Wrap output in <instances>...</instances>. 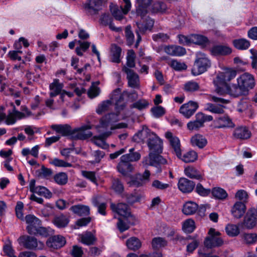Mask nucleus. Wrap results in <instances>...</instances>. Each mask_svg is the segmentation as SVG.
Segmentation results:
<instances>
[{
    "instance_id": "2eb2a0df",
    "label": "nucleus",
    "mask_w": 257,
    "mask_h": 257,
    "mask_svg": "<svg viewBox=\"0 0 257 257\" xmlns=\"http://www.w3.org/2000/svg\"><path fill=\"white\" fill-rule=\"evenodd\" d=\"M198 107V105L196 102L190 101L183 104L180 107L179 111L185 117L189 118L195 113Z\"/></svg>"
},
{
    "instance_id": "f8f14e48",
    "label": "nucleus",
    "mask_w": 257,
    "mask_h": 257,
    "mask_svg": "<svg viewBox=\"0 0 257 257\" xmlns=\"http://www.w3.org/2000/svg\"><path fill=\"white\" fill-rule=\"evenodd\" d=\"M91 128L90 125H84L81 127L76 128L71 133L72 137L75 139L77 140H85L90 137L92 135L91 132L88 131L86 133L85 131Z\"/></svg>"
},
{
    "instance_id": "dca6fc26",
    "label": "nucleus",
    "mask_w": 257,
    "mask_h": 257,
    "mask_svg": "<svg viewBox=\"0 0 257 257\" xmlns=\"http://www.w3.org/2000/svg\"><path fill=\"white\" fill-rule=\"evenodd\" d=\"M215 128H232L235 126L232 119L227 115H224L216 118L214 120Z\"/></svg>"
},
{
    "instance_id": "ea45409f",
    "label": "nucleus",
    "mask_w": 257,
    "mask_h": 257,
    "mask_svg": "<svg viewBox=\"0 0 257 257\" xmlns=\"http://www.w3.org/2000/svg\"><path fill=\"white\" fill-rule=\"evenodd\" d=\"M81 242L86 245H91L96 240V237L90 232H86L80 235Z\"/></svg>"
},
{
    "instance_id": "c85d7f7f",
    "label": "nucleus",
    "mask_w": 257,
    "mask_h": 257,
    "mask_svg": "<svg viewBox=\"0 0 257 257\" xmlns=\"http://www.w3.org/2000/svg\"><path fill=\"white\" fill-rule=\"evenodd\" d=\"M250 132L245 126L237 127L234 131L233 136L238 139L245 140L250 138Z\"/></svg>"
},
{
    "instance_id": "4d7b16f0",
    "label": "nucleus",
    "mask_w": 257,
    "mask_h": 257,
    "mask_svg": "<svg viewBox=\"0 0 257 257\" xmlns=\"http://www.w3.org/2000/svg\"><path fill=\"white\" fill-rule=\"evenodd\" d=\"M182 228L185 232H192L195 228V222L190 219L185 220L183 224Z\"/></svg>"
},
{
    "instance_id": "603ef678",
    "label": "nucleus",
    "mask_w": 257,
    "mask_h": 257,
    "mask_svg": "<svg viewBox=\"0 0 257 257\" xmlns=\"http://www.w3.org/2000/svg\"><path fill=\"white\" fill-rule=\"evenodd\" d=\"M54 179L57 184L63 185L67 183L68 181V176L66 173L60 172L54 176Z\"/></svg>"
},
{
    "instance_id": "f03ea898",
    "label": "nucleus",
    "mask_w": 257,
    "mask_h": 257,
    "mask_svg": "<svg viewBox=\"0 0 257 257\" xmlns=\"http://www.w3.org/2000/svg\"><path fill=\"white\" fill-rule=\"evenodd\" d=\"M112 103H114L115 109L117 111L123 110L125 107V103L123 102V98L121 95L120 88H117L112 91L110 94V100L104 101L98 105L96 109L97 113L102 114L104 112L108 109Z\"/></svg>"
},
{
    "instance_id": "8fccbe9b",
    "label": "nucleus",
    "mask_w": 257,
    "mask_h": 257,
    "mask_svg": "<svg viewBox=\"0 0 257 257\" xmlns=\"http://www.w3.org/2000/svg\"><path fill=\"white\" fill-rule=\"evenodd\" d=\"M111 188L117 193H121L124 187L123 184L118 178H112L111 180Z\"/></svg>"
},
{
    "instance_id": "0eeeda50",
    "label": "nucleus",
    "mask_w": 257,
    "mask_h": 257,
    "mask_svg": "<svg viewBox=\"0 0 257 257\" xmlns=\"http://www.w3.org/2000/svg\"><path fill=\"white\" fill-rule=\"evenodd\" d=\"M237 83L241 85L246 92L249 89H252L254 86V79L251 74L244 73L241 75L237 79Z\"/></svg>"
},
{
    "instance_id": "6ab92c4d",
    "label": "nucleus",
    "mask_w": 257,
    "mask_h": 257,
    "mask_svg": "<svg viewBox=\"0 0 257 257\" xmlns=\"http://www.w3.org/2000/svg\"><path fill=\"white\" fill-rule=\"evenodd\" d=\"M83 7L86 13L91 16L97 14L101 9V7L95 0H87L83 4Z\"/></svg>"
},
{
    "instance_id": "bf43d9fd",
    "label": "nucleus",
    "mask_w": 257,
    "mask_h": 257,
    "mask_svg": "<svg viewBox=\"0 0 257 257\" xmlns=\"http://www.w3.org/2000/svg\"><path fill=\"white\" fill-rule=\"evenodd\" d=\"M148 7L140 4H136L135 12L136 17H140L141 19H143L148 13Z\"/></svg>"
},
{
    "instance_id": "4c0bfd02",
    "label": "nucleus",
    "mask_w": 257,
    "mask_h": 257,
    "mask_svg": "<svg viewBox=\"0 0 257 257\" xmlns=\"http://www.w3.org/2000/svg\"><path fill=\"white\" fill-rule=\"evenodd\" d=\"M191 144L194 146H197L199 148H204L207 144V140L201 135H196L192 137Z\"/></svg>"
},
{
    "instance_id": "a878e982",
    "label": "nucleus",
    "mask_w": 257,
    "mask_h": 257,
    "mask_svg": "<svg viewBox=\"0 0 257 257\" xmlns=\"http://www.w3.org/2000/svg\"><path fill=\"white\" fill-rule=\"evenodd\" d=\"M111 134L110 132H105L98 137L94 136L92 139V142L97 146L106 149L108 148V145L106 143L105 140Z\"/></svg>"
},
{
    "instance_id": "774afa93",
    "label": "nucleus",
    "mask_w": 257,
    "mask_h": 257,
    "mask_svg": "<svg viewBox=\"0 0 257 257\" xmlns=\"http://www.w3.org/2000/svg\"><path fill=\"white\" fill-rule=\"evenodd\" d=\"M70 253L73 257H82L83 254V251L81 247L78 245H73Z\"/></svg>"
},
{
    "instance_id": "20e7f679",
    "label": "nucleus",
    "mask_w": 257,
    "mask_h": 257,
    "mask_svg": "<svg viewBox=\"0 0 257 257\" xmlns=\"http://www.w3.org/2000/svg\"><path fill=\"white\" fill-rule=\"evenodd\" d=\"M19 243L23 245L25 248L29 249L36 250L42 249L44 247L43 242L38 241L37 239L29 235L21 236L18 239Z\"/></svg>"
},
{
    "instance_id": "de8ad7c7",
    "label": "nucleus",
    "mask_w": 257,
    "mask_h": 257,
    "mask_svg": "<svg viewBox=\"0 0 257 257\" xmlns=\"http://www.w3.org/2000/svg\"><path fill=\"white\" fill-rule=\"evenodd\" d=\"M191 43L202 45L206 44L208 42V39L202 35L193 34L191 35Z\"/></svg>"
},
{
    "instance_id": "37998d69",
    "label": "nucleus",
    "mask_w": 257,
    "mask_h": 257,
    "mask_svg": "<svg viewBox=\"0 0 257 257\" xmlns=\"http://www.w3.org/2000/svg\"><path fill=\"white\" fill-rule=\"evenodd\" d=\"M234 46L238 50H246L250 46V42L244 38L238 39L233 40Z\"/></svg>"
},
{
    "instance_id": "7c9ffc66",
    "label": "nucleus",
    "mask_w": 257,
    "mask_h": 257,
    "mask_svg": "<svg viewBox=\"0 0 257 257\" xmlns=\"http://www.w3.org/2000/svg\"><path fill=\"white\" fill-rule=\"evenodd\" d=\"M134 149L132 148L129 150V153L122 155L120 157L121 160L128 162H136L141 158V154L137 152H134Z\"/></svg>"
},
{
    "instance_id": "423d86ee",
    "label": "nucleus",
    "mask_w": 257,
    "mask_h": 257,
    "mask_svg": "<svg viewBox=\"0 0 257 257\" xmlns=\"http://www.w3.org/2000/svg\"><path fill=\"white\" fill-rule=\"evenodd\" d=\"M208 234L210 236L206 237L204 241V245L207 248H212L221 246L223 243L222 239L219 237L220 233L216 231L214 228H210Z\"/></svg>"
},
{
    "instance_id": "6e6552de",
    "label": "nucleus",
    "mask_w": 257,
    "mask_h": 257,
    "mask_svg": "<svg viewBox=\"0 0 257 257\" xmlns=\"http://www.w3.org/2000/svg\"><path fill=\"white\" fill-rule=\"evenodd\" d=\"M254 208L248 209L242 223V227L248 229L254 228L257 224V215L254 213Z\"/></svg>"
},
{
    "instance_id": "58836bf2",
    "label": "nucleus",
    "mask_w": 257,
    "mask_h": 257,
    "mask_svg": "<svg viewBox=\"0 0 257 257\" xmlns=\"http://www.w3.org/2000/svg\"><path fill=\"white\" fill-rule=\"evenodd\" d=\"M51 128L63 136L71 135L72 133L70 126L68 124H54L51 126Z\"/></svg>"
},
{
    "instance_id": "864d4df0",
    "label": "nucleus",
    "mask_w": 257,
    "mask_h": 257,
    "mask_svg": "<svg viewBox=\"0 0 257 257\" xmlns=\"http://www.w3.org/2000/svg\"><path fill=\"white\" fill-rule=\"evenodd\" d=\"M27 78V84L31 85L34 82L39 81L40 79V75L39 74L32 73L29 71H27L25 76Z\"/></svg>"
},
{
    "instance_id": "49530a36",
    "label": "nucleus",
    "mask_w": 257,
    "mask_h": 257,
    "mask_svg": "<svg viewBox=\"0 0 257 257\" xmlns=\"http://www.w3.org/2000/svg\"><path fill=\"white\" fill-rule=\"evenodd\" d=\"M200 89L199 84L194 81H189L184 85V89L188 92H193Z\"/></svg>"
},
{
    "instance_id": "f257e3e1",
    "label": "nucleus",
    "mask_w": 257,
    "mask_h": 257,
    "mask_svg": "<svg viewBox=\"0 0 257 257\" xmlns=\"http://www.w3.org/2000/svg\"><path fill=\"white\" fill-rule=\"evenodd\" d=\"M133 139L134 142L138 143L146 142L150 153H162L163 148L162 140L147 127H144L141 131L134 135Z\"/></svg>"
},
{
    "instance_id": "5701e85b",
    "label": "nucleus",
    "mask_w": 257,
    "mask_h": 257,
    "mask_svg": "<svg viewBox=\"0 0 257 257\" xmlns=\"http://www.w3.org/2000/svg\"><path fill=\"white\" fill-rule=\"evenodd\" d=\"M246 210L245 205L242 202H236L232 206L231 212L232 215L236 218H241Z\"/></svg>"
},
{
    "instance_id": "2f4dec72",
    "label": "nucleus",
    "mask_w": 257,
    "mask_h": 257,
    "mask_svg": "<svg viewBox=\"0 0 257 257\" xmlns=\"http://www.w3.org/2000/svg\"><path fill=\"white\" fill-rule=\"evenodd\" d=\"M198 208V205L194 202L188 201L183 205L182 212L187 215H190L194 214Z\"/></svg>"
},
{
    "instance_id": "1a4fd4ad",
    "label": "nucleus",
    "mask_w": 257,
    "mask_h": 257,
    "mask_svg": "<svg viewBox=\"0 0 257 257\" xmlns=\"http://www.w3.org/2000/svg\"><path fill=\"white\" fill-rule=\"evenodd\" d=\"M150 176V171L146 170L143 174L139 173L132 177L128 184L132 186H142L149 181Z\"/></svg>"
},
{
    "instance_id": "6e6d98bb",
    "label": "nucleus",
    "mask_w": 257,
    "mask_h": 257,
    "mask_svg": "<svg viewBox=\"0 0 257 257\" xmlns=\"http://www.w3.org/2000/svg\"><path fill=\"white\" fill-rule=\"evenodd\" d=\"M167 9L166 4L162 2H155L152 5V10L154 13H164Z\"/></svg>"
},
{
    "instance_id": "c9c22d12",
    "label": "nucleus",
    "mask_w": 257,
    "mask_h": 257,
    "mask_svg": "<svg viewBox=\"0 0 257 257\" xmlns=\"http://www.w3.org/2000/svg\"><path fill=\"white\" fill-rule=\"evenodd\" d=\"M224 106L222 104H215L207 103L205 105V109L215 114H222L224 113Z\"/></svg>"
},
{
    "instance_id": "7ed1b4c3",
    "label": "nucleus",
    "mask_w": 257,
    "mask_h": 257,
    "mask_svg": "<svg viewBox=\"0 0 257 257\" xmlns=\"http://www.w3.org/2000/svg\"><path fill=\"white\" fill-rule=\"evenodd\" d=\"M211 66V61L206 55L202 52H197L196 59L192 69L191 72L194 76L199 75L206 71Z\"/></svg>"
},
{
    "instance_id": "09e8293b",
    "label": "nucleus",
    "mask_w": 257,
    "mask_h": 257,
    "mask_svg": "<svg viewBox=\"0 0 257 257\" xmlns=\"http://www.w3.org/2000/svg\"><path fill=\"white\" fill-rule=\"evenodd\" d=\"M117 227L121 232L128 229L130 227V222L128 221V217H124L123 219L119 218Z\"/></svg>"
},
{
    "instance_id": "c756f323",
    "label": "nucleus",
    "mask_w": 257,
    "mask_h": 257,
    "mask_svg": "<svg viewBox=\"0 0 257 257\" xmlns=\"http://www.w3.org/2000/svg\"><path fill=\"white\" fill-rule=\"evenodd\" d=\"M50 92L49 93L51 97H54L61 93L63 88V85L59 83V80L55 79L49 85Z\"/></svg>"
},
{
    "instance_id": "412c9836",
    "label": "nucleus",
    "mask_w": 257,
    "mask_h": 257,
    "mask_svg": "<svg viewBox=\"0 0 257 257\" xmlns=\"http://www.w3.org/2000/svg\"><path fill=\"white\" fill-rule=\"evenodd\" d=\"M195 184L192 181L185 178L179 179L178 186L179 190L183 193H190L194 188Z\"/></svg>"
},
{
    "instance_id": "39448f33",
    "label": "nucleus",
    "mask_w": 257,
    "mask_h": 257,
    "mask_svg": "<svg viewBox=\"0 0 257 257\" xmlns=\"http://www.w3.org/2000/svg\"><path fill=\"white\" fill-rule=\"evenodd\" d=\"M161 153H149V156L143 159L142 164L144 166H155L158 169V172H160L161 169L159 168L160 165L165 164L167 161L162 156Z\"/></svg>"
},
{
    "instance_id": "3c124183",
    "label": "nucleus",
    "mask_w": 257,
    "mask_h": 257,
    "mask_svg": "<svg viewBox=\"0 0 257 257\" xmlns=\"http://www.w3.org/2000/svg\"><path fill=\"white\" fill-rule=\"evenodd\" d=\"M211 192L213 196L218 199L223 200L227 196L226 192L224 189L219 187L214 188Z\"/></svg>"
},
{
    "instance_id": "4468645a",
    "label": "nucleus",
    "mask_w": 257,
    "mask_h": 257,
    "mask_svg": "<svg viewBox=\"0 0 257 257\" xmlns=\"http://www.w3.org/2000/svg\"><path fill=\"white\" fill-rule=\"evenodd\" d=\"M166 138L169 140L173 152L178 158H181V150L179 139L174 136L172 133L168 132L165 134Z\"/></svg>"
},
{
    "instance_id": "f3484780",
    "label": "nucleus",
    "mask_w": 257,
    "mask_h": 257,
    "mask_svg": "<svg viewBox=\"0 0 257 257\" xmlns=\"http://www.w3.org/2000/svg\"><path fill=\"white\" fill-rule=\"evenodd\" d=\"M25 116V114L24 113L17 110L15 107L13 112L9 113L7 117L5 114H0V118L1 119L6 118L5 122L8 125L13 124L16 122L17 118L21 119Z\"/></svg>"
},
{
    "instance_id": "f704fd0d",
    "label": "nucleus",
    "mask_w": 257,
    "mask_h": 257,
    "mask_svg": "<svg viewBox=\"0 0 257 257\" xmlns=\"http://www.w3.org/2000/svg\"><path fill=\"white\" fill-rule=\"evenodd\" d=\"M154 24V21L148 18L146 19L145 23L144 24L141 22H136L138 29L141 34L144 33L147 30H151Z\"/></svg>"
},
{
    "instance_id": "393cba45",
    "label": "nucleus",
    "mask_w": 257,
    "mask_h": 257,
    "mask_svg": "<svg viewBox=\"0 0 257 257\" xmlns=\"http://www.w3.org/2000/svg\"><path fill=\"white\" fill-rule=\"evenodd\" d=\"M119 120L118 113H111L106 114L100 120V126L106 127L109 124L116 122Z\"/></svg>"
},
{
    "instance_id": "79ce46f5",
    "label": "nucleus",
    "mask_w": 257,
    "mask_h": 257,
    "mask_svg": "<svg viewBox=\"0 0 257 257\" xmlns=\"http://www.w3.org/2000/svg\"><path fill=\"white\" fill-rule=\"evenodd\" d=\"M79 45L75 48V52L79 56H83V52H85L89 48L90 43L87 41H76Z\"/></svg>"
},
{
    "instance_id": "680f3d73",
    "label": "nucleus",
    "mask_w": 257,
    "mask_h": 257,
    "mask_svg": "<svg viewBox=\"0 0 257 257\" xmlns=\"http://www.w3.org/2000/svg\"><path fill=\"white\" fill-rule=\"evenodd\" d=\"M136 54L134 50H128L126 56V65L130 68H134L135 66Z\"/></svg>"
},
{
    "instance_id": "e2e57ef3",
    "label": "nucleus",
    "mask_w": 257,
    "mask_h": 257,
    "mask_svg": "<svg viewBox=\"0 0 257 257\" xmlns=\"http://www.w3.org/2000/svg\"><path fill=\"white\" fill-rule=\"evenodd\" d=\"M125 36L126 39L127 44L132 45L134 42L135 36L131 30V26H127L125 29Z\"/></svg>"
},
{
    "instance_id": "13d9d810",
    "label": "nucleus",
    "mask_w": 257,
    "mask_h": 257,
    "mask_svg": "<svg viewBox=\"0 0 257 257\" xmlns=\"http://www.w3.org/2000/svg\"><path fill=\"white\" fill-rule=\"evenodd\" d=\"M227 234L230 236H236L239 233V229L236 225L229 224L225 227Z\"/></svg>"
},
{
    "instance_id": "a211bd4d",
    "label": "nucleus",
    "mask_w": 257,
    "mask_h": 257,
    "mask_svg": "<svg viewBox=\"0 0 257 257\" xmlns=\"http://www.w3.org/2000/svg\"><path fill=\"white\" fill-rule=\"evenodd\" d=\"M110 208L113 212L124 217H129L131 215L130 208L125 203H119L117 204L111 203Z\"/></svg>"
},
{
    "instance_id": "b1692460",
    "label": "nucleus",
    "mask_w": 257,
    "mask_h": 257,
    "mask_svg": "<svg viewBox=\"0 0 257 257\" xmlns=\"http://www.w3.org/2000/svg\"><path fill=\"white\" fill-rule=\"evenodd\" d=\"M225 86L226 88L227 93L235 97L242 95L246 93L243 88L241 87V85L238 83L237 85L233 84L230 86L226 84Z\"/></svg>"
},
{
    "instance_id": "473e14b6",
    "label": "nucleus",
    "mask_w": 257,
    "mask_h": 257,
    "mask_svg": "<svg viewBox=\"0 0 257 257\" xmlns=\"http://www.w3.org/2000/svg\"><path fill=\"white\" fill-rule=\"evenodd\" d=\"M53 223L58 228H64L69 222V218L64 214H60L54 217Z\"/></svg>"
},
{
    "instance_id": "c03bdc74",
    "label": "nucleus",
    "mask_w": 257,
    "mask_h": 257,
    "mask_svg": "<svg viewBox=\"0 0 257 257\" xmlns=\"http://www.w3.org/2000/svg\"><path fill=\"white\" fill-rule=\"evenodd\" d=\"M109 7L112 15L116 20L121 21L124 18L123 10L117 6L110 5Z\"/></svg>"
},
{
    "instance_id": "5fc2aeb1",
    "label": "nucleus",
    "mask_w": 257,
    "mask_h": 257,
    "mask_svg": "<svg viewBox=\"0 0 257 257\" xmlns=\"http://www.w3.org/2000/svg\"><path fill=\"white\" fill-rule=\"evenodd\" d=\"M33 193L43 196L46 198H50L52 196V193L47 188L41 186H37Z\"/></svg>"
},
{
    "instance_id": "ddd939ff",
    "label": "nucleus",
    "mask_w": 257,
    "mask_h": 257,
    "mask_svg": "<svg viewBox=\"0 0 257 257\" xmlns=\"http://www.w3.org/2000/svg\"><path fill=\"white\" fill-rule=\"evenodd\" d=\"M237 74L236 71L230 68H225L223 72H220L216 77L217 80L225 86L227 82L234 79Z\"/></svg>"
},
{
    "instance_id": "cd10ccee",
    "label": "nucleus",
    "mask_w": 257,
    "mask_h": 257,
    "mask_svg": "<svg viewBox=\"0 0 257 257\" xmlns=\"http://www.w3.org/2000/svg\"><path fill=\"white\" fill-rule=\"evenodd\" d=\"M69 210L73 213L80 216H87L90 214V208L88 206L78 204L72 206Z\"/></svg>"
},
{
    "instance_id": "338daca9",
    "label": "nucleus",
    "mask_w": 257,
    "mask_h": 257,
    "mask_svg": "<svg viewBox=\"0 0 257 257\" xmlns=\"http://www.w3.org/2000/svg\"><path fill=\"white\" fill-rule=\"evenodd\" d=\"M149 103L145 99H140L131 105V108H135L140 110L145 109L148 107Z\"/></svg>"
},
{
    "instance_id": "9b49d317",
    "label": "nucleus",
    "mask_w": 257,
    "mask_h": 257,
    "mask_svg": "<svg viewBox=\"0 0 257 257\" xmlns=\"http://www.w3.org/2000/svg\"><path fill=\"white\" fill-rule=\"evenodd\" d=\"M122 71L127 75V79L128 80V85L130 87L134 88L139 87V77L138 75L135 73L134 70L124 66L122 68Z\"/></svg>"
},
{
    "instance_id": "69168bd1",
    "label": "nucleus",
    "mask_w": 257,
    "mask_h": 257,
    "mask_svg": "<svg viewBox=\"0 0 257 257\" xmlns=\"http://www.w3.org/2000/svg\"><path fill=\"white\" fill-rule=\"evenodd\" d=\"M100 92L99 88L92 83L87 91V95L90 98L92 99L99 95Z\"/></svg>"
},
{
    "instance_id": "4be33fe9",
    "label": "nucleus",
    "mask_w": 257,
    "mask_h": 257,
    "mask_svg": "<svg viewBox=\"0 0 257 257\" xmlns=\"http://www.w3.org/2000/svg\"><path fill=\"white\" fill-rule=\"evenodd\" d=\"M210 52L214 56L227 55L231 53V49L227 46L217 45L213 46Z\"/></svg>"
},
{
    "instance_id": "9d476101",
    "label": "nucleus",
    "mask_w": 257,
    "mask_h": 257,
    "mask_svg": "<svg viewBox=\"0 0 257 257\" xmlns=\"http://www.w3.org/2000/svg\"><path fill=\"white\" fill-rule=\"evenodd\" d=\"M25 219L26 223L28 224L26 230L30 234L34 233V231L39 227V226L42 225L41 221L34 215H27Z\"/></svg>"
},
{
    "instance_id": "aec40b11",
    "label": "nucleus",
    "mask_w": 257,
    "mask_h": 257,
    "mask_svg": "<svg viewBox=\"0 0 257 257\" xmlns=\"http://www.w3.org/2000/svg\"><path fill=\"white\" fill-rule=\"evenodd\" d=\"M66 243L65 239L61 235H55L47 241V246L52 249H58L63 246Z\"/></svg>"
},
{
    "instance_id": "0e129e2a",
    "label": "nucleus",
    "mask_w": 257,
    "mask_h": 257,
    "mask_svg": "<svg viewBox=\"0 0 257 257\" xmlns=\"http://www.w3.org/2000/svg\"><path fill=\"white\" fill-rule=\"evenodd\" d=\"M169 64L171 67L177 71H181L187 69V65L184 63L179 62L175 60H171Z\"/></svg>"
},
{
    "instance_id": "bb28decb",
    "label": "nucleus",
    "mask_w": 257,
    "mask_h": 257,
    "mask_svg": "<svg viewBox=\"0 0 257 257\" xmlns=\"http://www.w3.org/2000/svg\"><path fill=\"white\" fill-rule=\"evenodd\" d=\"M118 171L122 175L127 176L130 173L132 172L134 169V166L130 162L123 161L120 160V162L117 166Z\"/></svg>"
},
{
    "instance_id": "a18cd8bd",
    "label": "nucleus",
    "mask_w": 257,
    "mask_h": 257,
    "mask_svg": "<svg viewBox=\"0 0 257 257\" xmlns=\"http://www.w3.org/2000/svg\"><path fill=\"white\" fill-rule=\"evenodd\" d=\"M185 175L192 179H195L197 180H200L202 179V176L197 171L196 169L193 167H188L186 168L184 170Z\"/></svg>"
},
{
    "instance_id": "72a5a7b5",
    "label": "nucleus",
    "mask_w": 257,
    "mask_h": 257,
    "mask_svg": "<svg viewBox=\"0 0 257 257\" xmlns=\"http://www.w3.org/2000/svg\"><path fill=\"white\" fill-rule=\"evenodd\" d=\"M121 53V49L116 44L111 46V60L112 62L119 63L120 62V57Z\"/></svg>"
},
{
    "instance_id": "052dcab7",
    "label": "nucleus",
    "mask_w": 257,
    "mask_h": 257,
    "mask_svg": "<svg viewBox=\"0 0 257 257\" xmlns=\"http://www.w3.org/2000/svg\"><path fill=\"white\" fill-rule=\"evenodd\" d=\"M166 244V241L164 238L160 237L153 238L152 242V247L154 249H158L165 246Z\"/></svg>"
},
{
    "instance_id": "e433bc0d",
    "label": "nucleus",
    "mask_w": 257,
    "mask_h": 257,
    "mask_svg": "<svg viewBox=\"0 0 257 257\" xmlns=\"http://www.w3.org/2000/svg\"><path fill=\"white\" fill-rule=\"evenodd\" d=\"M126 245L129 249L136 251L141 247L142 242L139 238L132 237L126 240Z\"/></svg>"
},
{
    "instance_id": "a19ab883",
    "label": "nucleus",
    "mask_w": 257,
    "mask_h": 257,
    "mask_svg": "<svg viewBox=\"0 0 257 257\" xmlns=\"http://www.w3.org/2000/svg\"><path fill=\"white\" fill-rule=\"evenodd\" d=\"M198 158L197 154L194 151H189L181 155V158H178L185 163H192L195 161Z\"/></svg>"
}]
</instances>
